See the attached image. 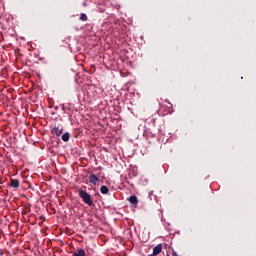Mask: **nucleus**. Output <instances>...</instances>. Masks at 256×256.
<instances>
[{
  "mask_svg": "<svg viewBox=\"0 0 256 256\" xmlns=\"http://www.w3.org/2000/svg\"><path fill=\"white\" fill-rule=\"evenodd\" d=\"M78 195L80 198H82V201L86 205H88L89 207H91V205H93V199H91V195H89V193H87V191L79 190Z\"/></svg>",
  "mask_w": 256,
  "mask_h": 256,
  "instance_id": "1",
  "label": "nucleus"
},
{
  "mask_svg": "<svg viewBox=\"0 0 256 256\" xmlns=\"http://www.w3.org/2000/svg\"><path fill=\"white\" fill-rule=\"evenodd\" d=\"M89 183H91L92 185H97V182L99 181V177H97V175L95 174H91L89 177Z\"/></svg>",
  "mask_w": 256,
  "mask_h": 256,
  "instance_id": "2",
  "label": "nucleus"
},
{
  "mask_svg": "<svg viewBox=\"0 0 256 256\" xmlns=\"http://www.w3.org/2000/svg\"><path fill=\"white\" fill-rule=\"evenodd\" d=\"M161 251H163V245L162 244H158L157 246H155L153 248V254L154 255H159V253H161Z\"/></svg>",
  "mask_w": 256,
  "mask_h": 256,
  "instance_id": "3",
  "label": "nucleus"
},
{
  "mask_svg": "<svg viewBox=\"0 0 256 256\" xmlns=\"http://www.w3.org/2000/svg\"><path fill=\"white\" fill-rule=\"evenodd\" d=\"M52 133L54 135H56L57 137H61V135L63 134V129L59 128V127H54L52 129Z\"/></svg>",
  "mask_w": 256,
  "mask_h": 256,
  "instance_id": "4",
  "label": "nucleus"
},
{
  "mask_svg": "<svg viewBox=\"0 0 256 256\" xmlns=\"http://www.w3.org/2000/svg\"><path fill=\"white\" fill-rule=\"evenodd\" d=\"M72 256H85V250L83 249H77L72 253Z\"/></svg>",
  "mask_w": 256,
  "mask_h": 256,
  "instance_id": "5",
  "label": "nucleus"
},
{
  "mask_svg": "<svg viewBox=\"0 0 256 256\" xmlns=\"http://www.w3.org/2000/svg\"><path fill=\"white\" fill-rule=\"evenodd\" d=\"M128 201H130V203H132V205H137V203H139V200L137 199V196H135V195L130 196L128 198Z\"/></svg>",
  "mask_w": 256,
  "mask_h": 256,
  "instance_id": "6",
  "label": "nucleus"
},
{
  "mask_svg": "<svg viewBox=\"0 0 256 256\" xmlns=\"http://www.w3.org/2000/svg\"><path fill=\"white\" fill-rule=\"evenodd\" d=\"M11 187H13L14 189H17L19 187V180L17 179H12L10 182Z\"/></svg>",
  "mask_w": 256,
  "mask_h": 256,
  "instance_id": "7",
  "label": "nucleus"
},
{
  "mask_svg": "<svg viewBox=\"0 0 256 256\" xmlns=\"http://www.w3.org/2000/svg\"><path fill=\"white\" fill-rule=\"evenodd\" d=\"M100 192L102 193V195H107L109 193V188H107V186L102 185L100 187Z\"/></svg>",
  "mask_w": 256,
  "mask_h": 256,
  "instance_id": "8",
  "label": "nucleus"
},
{
  "mask_svg": "<svg viewBox=\"0 0 256 256\" xmlns=\"http://www.w3.org/2000/svg\"><path fill=\"white\" fill-rule=\"evenodd\" d=\"M69 138H70L69 132H66L62 135V141H64L65 143L69 141Z\"/></svg>",
  "mask_w": 256,
  "mask_h": 256,
  "instance_id": "9",
  "label": "nucleus"
},
{
  "mask_svg": "<svg viewBox=\"0 0 256 256\" xmlns=\"http://www.w3.org/2000/svg\"><path fill=\"white\" fill-rule=\"evenodd\" d=\"M87 19H88L87 14L82 13V14L80 15V21H87Z\"/></svg>",
  "mask_w": 256,
  "mask_h": 256,
  "instance_id": "10",
  "label": "nucleus"
},
{
  "mask_svg": "<svg viewBox=\"0 0 256 256\" xmlns=\"http://www.w3.org/2000/svg\"><path fill=\"white\" fill-rule=\"evenodd\" d=\"M62 109L63 111H65V104H62Z\"/></svg>",
  "mask_w": 256,
  "mask_h": 256,
  "instance_id": "11",
  "label": "nucleus"
},
{
  "mask_svg": "<svg viewBox=\"0 0 256 256\" xmlns=\"http://www.w3.org/2000/svg\"><path fill=\"white\" fill-rule=\"evenodd\" d=\"M151 195H153V191L149 192V196L151 197Z\"/></svg>",
  "mask_w": 256,
  "mask_h": 256,
  "instance_id": "12",
  "label": "nucleus"
},
{
  "mask_svg": "<svg viewBox=\"0 0 256 256\" xmlns=\"http://www.w3.org/2000/svg\"><path fill=\"white\" fill-rule=\"evenodd\" d=\"M148 256H156L154 253H152V254H150V255H148Z\"/></svg>",
  "mask_w": 256,
  "mask_h": 256,
  "instance_id": "13",
  "label": "nucleus"
},
{
  "mask_svg": "<svg viewBox=\"0 0 256 256\" xmlns=\"http://www.w3.org/2000/svg\"><path fill=\"white\" fill-rule=\"evenodd\" d=\"M84 7H87V4H86V3H84Z\"/></svg>",
  "mask_w": 256,
  "mask_h": 256,
  "instance_id": "14",
  "label": "nucleus"
}]
</instances>
